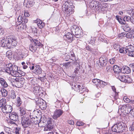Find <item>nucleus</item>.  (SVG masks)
Returning a JSON list of instances; mask_svg holds the SVG:
<instances>
[{"label":"nucleus","instance_id":"59","mask_svg":"<svg viewBox=\"0 0 134 134\" xmlns=\"http://www.w3.org/2000/svg\"><path fill=\"white\" fill-rule=\"evenodd\" d=\"M130 130H134V124H133V125H131V126L130 127Z\"/></svg>","mask_w":134,"mask_h":134},{"label":"nucleus","instance_id":"37","mask_svg":"<svg viewBox=\"0 0 134 134\" xmlns=\"http://www.w3.org/2000/svg\"><path fill=\"white\" fill-rule=\"evenodd\" d=\"M15 92L14 90H12L11 91V97L12 99H14L16 98Z\"/></svg>","mask_w":134,"mask_h":134},{"label":"nucleus","instance_id":"54","mask_svg":"<svg viewBox=\"0 0 134 134\" xmlns=\"http://www.w3.org/2000/svg\"><path fill=\"white\" fill-rule=\"evenodd\" d=\"M68 123L69 124L71 125H73L74 124V121L72 120L68 121Z\"/></svg>","mask_w":134,"mask_h":134},{"label":"nucleus","instance_id":"10","mask_svg":"<svg viewBox=\"0 0 134 134\" xmlns=\"http://www.w3.org/2000/svg\"><path fill=\"white\" fill-rule=\"evenodd\" d=\"M63 113V111L60 109H56L53 113L52 118L54 120H57Z\"/></svg>","mask_w":134,"mask_h":134},{"label":"nucleus","instance_id":"13","mask_svg":"<svg viewBox=\"0 0 134 134\" xmlns=\"http://www.w3.org/2000/svg\"><path fill=\"white\" fill-rule=\"evenodd\" d=\"M9 116L10 119L15 121L18 120V116L17 113L15 112H13L9 114Z\"/></svg>","mask_w":134,"mask_h":134},{"label":"nucleus","instance_id":"55","mask_svg":"<svg viewBox=\"0 0 134 134\" xmlns=\"http://www.w3.org/2000/svg\"><path fill=\"white\" fill-rule=\"evenodd\" d=\"M86 49L88 51H90L91 50V49L92 48H91L89 46H88L86 47Z\"/></svg>","mask_w":134,"mask_h":134},{"label":"nucleus","instance_id":"21","mask_svg":"<svg viewBox=\"0 0 134 134\" xmlns=\"http://www.w3.org/2000/svg\"><path fill=\"white\" fill-rule=\"evenodd\" d=\"M6 100L5 99L2 98L0 100V108L3 107L6 105Z\"/></svg>","mask_w":134,"mask_h":134},{"label":"nucleus","instance_id":"30","mask_svg":"<svg viewBox=\"0 0 134 134\" xmlns=\"http://www.w3.org/2000/svg\"><path fill=\"white\" fill-rule=\"evenodd\" d=\"M16 101V104L17 106L18 107L20 106L22 103V102L21 99L19 97H17Z\"/></svg>","mask_w":134,"mask_h":134},{"label":"nucleus","instance_id":"56","mask_svg":"<svg viewBox=\"0 0 134 134\" xmlns=\"http://www.w3.org/2000/svg\"><path fill=\"white\" fill-rule=\"evenodd\" d=\"M24 15L25 17H28L29 16V13L27 12L24 13Z\"/></svg>","mask_w":134,"mask_h":134},{"label":"nucleus","instance_id":"43","mask_svg":"<svg viewBox=\"0 0 134 134\" xmlns=\"http://www.w3.org/2000/svg\"><path fill=\"white\" fill-rule=\"evenodd\" d=\"M112 70L111 67L110 66H107L106 69V71L107 72H110Z\"/></svg>","mask_w":134,"mask_h":134},{"label":"nucleus","instance_id":"28","mask_svg":"<svg viewBox=\"0 0 134 134\" xmlns=\"http://www.w3.org/2000/svg\"><path fill=\"white\" fill-rule=\"evenodd\" d=\"M6 56L9 59H11L12 57V53L11 50L7 51L6 54Z\"/></svg>","mask_w":134,"mask_h":134},{"label":"nucleus","instance_id":"57","mask_svg":"<svg viewBox=\"0 0 134 134\" xmlns=\"http://www.w3.org/2000/svg\"><path fill=\"white\" fill-rule=\"evenodd\" d=\"M132 107L130 105H128V107H127V111L128 112L130 113V109H132Z\"/></svg>","mask_w":134,"mask_h":134},{"label":"nucleus","instance_id":"11","mask_svg":"<svg viewBox=\"0 0 134 134\" xmlns=\"http://www.w3.org/2000/svg\"><path fill=\"white\" fill-rule=\"evenodd\" d=\"M2 112L5 113H9L12 110V108L10 105H6L2 107Z\"/></svg>","mask_w":134,"mask_h":134},{"label":"nucleus","instance_id":"22","mask_svg":"<svg viewBox=\"0 0 134 134\" xmlns=\"http://www.w3.org/2000/svg\"><path fill=\"white\" fill-rule=\"evenodd\" d=\"M122 72V73H126L128 74L130 72L131 70L129 68L127 67H126L123 68Z\"/></svg>","mask_w":134,"mask_h":134},{"label":"nucleus","instance_id":"15","mask_svg":"<svg viewBox=\"0 0 134 134\" xmlns=\"http://www.w3.org/2000/svg\"><path fill=\"white\" fill-rule=\"evenodd\" d=\"M40 119H38L37 118H33L32 120L33 121L35 124H38L39 126H43V125H41V123L42 122V121L40 120Z\"/></svg>","mask_w":134,"mask_h":134},{"label":"nucleus","instance_id":"31","mask_svg":"<svg viewBox=\"0 0 134 134\" xmlns=\"http://www.w3.org/2000/svg\"><path fill=\"white\" fill-rule=\"evenodd\" d=\"M123 99L124 101L126 103H129L130 102H131L132 103H134V100H131V99L127 98L126 96L124 97Z\"/></svg>","mask_w":134,"mask_h":134},{"label":"nucleus","instance_id":"61","mask_svg":"<svg viewBox=\"0 0 134 134\" xmlns=\"http://www.w3.org/2000/svg\"><path fill=\"white\" fill-rule=\"evenodd\" d=\"M114 48L115 49L116 48V49L117 50L118 49H117V48H119L120 47V46L119 44H115V45H114Z\"/></svg>","mask_w":134,"mask_h":134},{"label":"nucleus","instance_id":"6","mask_svg":"<svg viewBox=\"0 0 134 134\" xmlns=\"http://www.w3.org/2000/svg\"><path fill=\"white\" fill-rule=\"evenodd\" d=\"M29 68L32 72L38 75L42 73V70L40 65L38 64H32L30 65Z\"/></svg>","mask_w":134,"mask_h":134},{"label":"nucleus","instance_id":"52","mask_svg":"<svg viewBox=\"0 0 134 134\" xmlns=\"http://www.w3.org/2000/svg\"><path fill=\"white\" fill-rule=\"evenodd\" d=\"M47 123L48 124L52 125V119H50L48 120Z\"/></svg>","mask_w":134,"mask_h":134},{"label":"nucleus","instance_id":"27","mask_svg":"<svg viewBox=\"0 0 134 134\" xmlns=\"http://www.w3.org/2000/svg\"><path fill=\"white\" fill-rule=\"evenodd\" d=\"M99 83V84L98 85V86L100 87H103L107 84V83L100 80Z\"/></svg>","mask_w":134,"mask_h":134},{"label":"nucleus","instance_id":"48","mask_svg":"<svg viewBox=\"0 0 134 134\" xmlns=\"http://www.w3.org/2000/svg\"><path fill=\"white\" fill-rule=\"evenodd\" d=\"M45 24L44 23H41L40 24V25H38V26L39 27V28H40V29H42L43 28Z\"/></svg>","mask_w":134,"mask_h":134},{"label":"nucleus","instance_id":"32","mask_svg":"<svg viewBox=\"0 0 134 134\" xmlns=\"http://www.w3.org/2000/svg\"><path fill=\"white\" fill-rule=\"evenodd\" d=\"M23 18L22 16H19L18 18V25H20L21 23H23Z\"/></svg>","mask_w":134,"mask_h":134},{"label":"nucleus","instance_id":"17","mask_svg":"<svg viewBox=\"0 0 134 134\" xmlns=\"http://www.w3.org/2000/svg\"><path fill=\"white\" fill-rule=\"evenodd\" d=\"M0 83L4 88H6L8 86V84L5 80L3 78L0 77Z\"/></svg>","mask_w":134,"mask_h":134},{"label":"nucleus","instance_id":"40","mask_svg":"<svg viewBox=\"0 0 134 134\" xmlns=\"http://www.w3.org/2000/svg\"><path fill=\"white\" fill-rule=\"evenodd\" d=\"M27 65H28L29 66V67L30 66V65H30V62H27L26 63V64L24 65L23 66V67L24 69H25L27 68Z\"/></svg>","mask_w":134,"mask_h":134},{"label":"nucleus","instance_id":"19","mask_svg":"<svg viewBox=\"0 0 134 134\" xmlns=\"http://www.w3.org/2000/svg\"><path fill=\"white\" fill-rule=\"evenodd\" d=\"M69 41L71 42L73 40V36L72 35L70 32H68L65 34V36Z\"/></svg>","mask_w":134,"mask_h":134},{"label":"nucleus","instance_id":"58","mask_svg":"<svg viewBox=\"0 0 134 134\" xmlns=\"http://www.w3.org/2000/svg\"><path fill=\"white\" fill-rule=\"evenodd\" d=\"M24 133L25 134H30V133L29 131L26 130H25Z\"/></svg>","mask_w":134,"mask_h":134},{"label":"nucleus","instance_id":"63","mask_svg":"<svg viewBox=\"0 0 134 134\" xmlns=\"http://www.w3.org/2000/svg\"><path fill=\"white\" fill-rule=\"evenodd\" d=\"M111 88L114 92H116V89L114 86H112Z\"/></svg>","mask_w":134,"mask_h":134},{"label":"nucleus","instance_id":"20","mask_svg":"<svg viewBox=\"0 0 134 134\" xmlns=\"http://www.w3.org/2000/svg\"><path fill=\"white\" fill-rule=\"evenodd\" d=\"M73 87L75 91L79 92L80 91V88L81 87V86L80 85H77V84L74 83V85L73 84Z\"/></svg>","mask_w":134,"mask_h":134},{"label":"nucleus","instance_id":"35","mask_svg":"<svg viewBox=\"0 0 134 134\" xmlns=\"http://www.w3.org/2000/svg\"><path fill=\"white\" fill-rule=\"evenodd\" d=\"M100 81V80L97 79H94L93 80V82L97 86H98V85L99 84V82Z\"/></svg>","mask_w":134,"mask_h":134},{"label":"nucleus","instance_id":"44","mask_svg":"<svg viewBox=\"0 0 134 134\" xmlns=\"http://www.w3.org/2000/svg\"><path fill=\"white\" fill-rule=\"evenodd\" d=\"M81 88V90H80V92H79L80 93H83V92H84L85 91H86V89L83 86H82V87Z\"/></svg>","mask_w":134,"mask_h":134},{"label":"nucleus","instance_id":"41","mask_svg":"<svg viewBox=\"0 0 134 134\" xmlns=\"http://www.w3.org/2000/svg\"><path fill=\"white\" fill-rule=\"evenodd\" d=\"M115 58L114 57L110 59L109 60V62L111 64H114L115 62Z\"/></svg>","mask_w":134,"mask_h":134},{"label":"nucleus","instance_id":"26","mask_svg":"<svg viewBox=\"0 0 134 134\" xmlns=\"http://www.w3.org/2000/svg\"><path fill=\"white\" fill-rule=\"evenodd\" d=\"M133 47L132 45L128 46H126L127 53L131 52L134 51L133 50Z\"/></svg>","mask_w":134,"mask_h":134},{"label":"nucleus","instance_id":"4","mask_svg":"<svg viewBox=\"0 0 134 134\" xmlns=\"http://www.w3.org/2000/svg\"><path fill=\"white\" fill-rule=\"evenodd\" d=\"M18 70V68L16 66L13 65L11 64L6 65V72L11 75H15L16 77L17 76H18L19 73Z\"/></svg>","mask_w":134,"mask_h":134},{"label":"nucleus","instance_id":"38","mask_svg":"<svg viewBox=\"0 0 134 134\" xmlns=\"http://www.w3.org/2000/svg\"><path fill=\"white\" fill-rule=\"evenodd\" d=\"M118 21L121 24H125V21L124 19H119Z\"/></svg>","mask_w":134,"mask_h":134},{"label":"nucleus","instance_id":"14","mask_svg":"<svg viewBox=\"0 0 134 134\" xmlns=\"http://www.w3.org/2000/svg\"><path fill=\"white\" fill-rule=\"evenodd\" d=\"M38 103L41 108L43 109H45L47 105L46 102L42 99L38 100Z\"/></svg>","mask_w":134,"mask_h":134},{"label":"nucleus","instance_id":"49","mask_svg":"<svg viewBox=\"0 0 134 134\" xmlns=\"http://www.w3.org/2000/svg\"><path fill=\"white\" fill-rule=\"evenodd\" d=\"M20 82H21V80L19 81V82H17L16 84H17V85L16 87L18 88H19L21 87V85L20 83Z\"/></svg>","mask_w":134,"mask_h":134},{"label":"nucleus","instance_id":"23","mask_svg":"<svg viewBox=\"0 0 134 134\" xmlns=\"http://www.w3.org/2000/svg\"><path fill=\"white\" fill-rule=\"evenodd\" d=\"M133 16L130 17L129 16H125L124 18V19L125 20V21L129 22L131 21L132 23L133 21Z\"/></svg>","mask_w":134,"mask_h":134},{"label":"nucleus","instance_id":"60","mask_svg":"<svg viewBox=\"0 0 134 134\" xmlns=\"http://www.w3.org/2000/svg\"><path fill=\"white\" fill-rule=\"evenodd\" d=\"M126 36L127 37L130 38L132 36V35L130 33H127L126 34Z\"/></svg>","mask_w":134,"mask_h":134},{"label":"nucleus","instance_id":"64","mask_svg":"<svg viewBox=\"0 0 134 134\" xmlns=\"http://www.w3.org/2000/svg\"><path fill=\"white\" fill-rule=\"evenodd\" d=\"M130 66L131 68H132V70L134 68V63L130 64Z\"/></svg>","mask_w":134,"mask_h":134},{"label":"nucleus","instance_id":"18","mask_svg":"<svg viewBox=\"0 0 134 134\" xmlns=\"http://www.w3.org/2000/svg\"><path fill=\"white\" fill-rule=\"evenodd\" d=\"M34 3V0H24V4H26L28 7H29L28 5L30 6L33 5Z\"/></svg>","mask_w":134,"mask_h":134},{"label":"nucleus","instance_id":"3","mask_svg":"<svg viewBox=\"0 0 134 134\" xmlns=\"http://www.w3.org/2000/svg\"><path fill=\"white\" fill-rule=\"evenodd\" d=\"M126 126L125 123L121 122L115 124L112 127L111 130L113 131L116 133H122L125 131Z\"/></svg>","mask_w":134,"mask_h":134},{"label":"nucleus","instance_id":"29","mask_svg":"<svg viewBox=\"0 0 134 134\" xmlns=\"http://www.w3.org/2000/svg\"><path fill=\"white\" fill-rule=\"evenodd\" d=\"M119 52L120 53L125 54L127 53L126 47H121L119 49Z\"/></svg>","mask_w":134,"mask_h":134},{"label":"nucleus","instance_id":"9","mask_svg":"<svg viewBox=\"0 0 134 134\" xmlns=\"http://www.w3.org/2000/svg\"><path fill=\"white\" fill-rule=\"evenodd\" d=\"M21 123L24 127H26L31 124L32 121L29 118L23 116L22 117Z\"/></svg>","mask_w":134,"mask_h":134},{"label":"nucleus","instance_id":"53","mask_svg":"<svg viewBox=\"0 0 134 134\" xmlns=\"http://www.w3.org/2000/svg\"><path fill=\"white\" fill-rule=\"evenodd\" d=\"M21 80V78H16L15 79H14V81L16 82L15 84H16L17 82H19Z\"/></svg>","mask_w":134,"mask_h":134},{"label":"nucleus","instance_id":"7","mask_svg":"<svg viewBox=\"0 0 134 134\" xmlns=\"http://www.w3.org/2000/svg\"><path fill=\"white\" fill-rule=\"evenodd\" d=\"M72 2L70 0L63 1L62 5V9L63 11L65 12L68 11L69 12L70 10H69V8H72Z\"/></svg>","mask_w":134,"mask_h":134},{"label":"nucleus","instance_id":"62","mask_svg":"<svg viewBox=\"0 0 134 134\" xmlns=\"http://www.w3.org/2000/svg\"><path fill=\"white\" fill-rule=\"evenodd\" d=\"M44 23L43 22H42L41 20H38V21H37V23H38V25H40L41 24Z\"/></svg>","mask_w":134,"mask_h":134},{"label":"nucleus","instance_id":"25","mask_svg":"<svg viewBox=\"0 0 134 134\" xmlns=\"http://www.w3.org/2000/svg\"><path fill=\"white\" fill-rule=\"evenodd\" d=\"M1 91L2 93V96L4 97H5L7 95V91L5 89L2 88L1 90Z\"/></svg>","mask_w":134,"mask_h":134},{"label":"nucleus","instance_id":"50","mask_svg":"<svg viewBox=\"0 0 134 134\" xmlns=\"http://www.w3.org/2000/svg\"><path fill=\"white\" fill-rule=\"evenodd\" d=\"M23 22L25 24L27 23L28 20L27 18L25 17H24L23 19Z\"/></svg>","mask_w":134,"mask_h":134},{"label":"nucleus","instance_id":"33","mask_svg":"<svg viewBox=\"0 0 134 134\" xmlns=\"http://www.w3.org/2000/svg\"><path fill=\"white\" fill-rule=\"evenodd\" d=\"M96 2L97 4H95V9L99 12L100 8H101V7H100V4L98 2L96 1Z\"/></svg>","mask_w":134,"mask_h":134},{"label":"nucleus","instance_id":"42","mask_svg":"<svg viewBox=\"0 0 134 134\" xmlns=\"http://www.w3.org/2000/svg\"><path fill=\"white\" fill-rule=\"evenodd\" d=\"M127 55L129 56L132 57H134V51L128 53Z\"/></svg>","mask_w":134,"mask_h":134},{"label":"nucleus","instance_id":"2","mask_svg":"<svg viewBox=\"0 0 134 134\" xmlns=\"http://www.w3.org/2000/svg\"><path fill=\"white\" fill-rule=\"evenodd\" d=\"M113 69L115 73V76L116 78L122 82H128V79H129V77L126 79V76L122 75V70L120 67L117 65H115L114 66Z\"/></svg>","mask_w":134,"mask_h":134},{"label":"nucleus","instance_id":"46","mask_svg":"<svg viewBox=\"0 0 134 134\" xmlns=\"http://www.w3.org/2000/svg\"><path fill=\"white\" fill-rule=\"evenodd\" d=\"M127 106L126 105H123L122 107L121 108L122 109H123L124 110H126L127 109Z\"/></svg>","mask_w":134,"mask_h":134},{"label":"nucleus","instance_id":"39","mask_svg":"<svg viewBox=\"0 0 134 134\" xmlns=\"http://www.w3.org/2000/svg\"><path fill=\"white\" fill-rule=\"evenodd\" d=\"M90 52L92 54L95 55L97 54L98 53V52H97L96 50L92 48L91 49V50Z\"/></svg>","mask_w":134,"mask_h":134},{"label":"nucleus","instance_id":"1","mask_svg":"<svg viewBox=\"0 0 134 134\" xmlns=\"http://www.w3.org/2000/svg\"><path fill=\"white\" fill-rule=\"evenodd\" d=\"M0 44L1 46L7 47L9 49L16 46L17 44L15 39L12 36H8L5 40H3L0 42Z\"/></svg>","mask_w":134,"mask_h":134},{"label":"nucleus","instance_id":"8","mask_svg":"<svg viewBox=\"0 0 134 134\" xmlns=\"http://www.w3.org/2000/svg\"><path fill=\"white\" fill-rule=\"evenodd\" d=\"M72 32L73 34L76 37L79 38L81 36V31L78 27L75 25H73L71 28Z\"/></svg>","mask_w":134,"mask_h":134},{"label":"nucleus","instance_id":"51","mask_svg":"<svg viewBox=\"0 0 134 134\" xmlns=\"http://www.w3.org/2000/svg\"><path fill=\"white\" fill-rule=\"evenodd\" d=\"M20 129L19 128H16L15 129V134H19V130Z\"/></svg>","mask_w":134,"mask_h":134},{"label":"nucleus","instance_id":"12","mask_svg":"<svg viewBox=\"0 0 134 134\" xmlns=\"http://www.w3.org/2000/svg\"><path fill=\"white\" fill-rule=\"evenodd\" d=\"M108 59L105 56H103L99 58V61L102 66H105L107 63Z\"/></svg>","mask_w":134,"mask_h":134},{"label":"nucleus","instance_id":"16","mask_svg":"<svg viewBox=\"0 0 134 134\" xmlns=\"http://www.w3.org/2000/svg\"><path fill=\"white\" fill-rule=\"evenodd\" d=\"M33 92L37 96H40L41 94L40 92L41 91L39 90V87L36 86L34 87Z\"/></svg>","mask_w":134,"mask_h":134},{"label":"nucleus","instance_id":"24","mask_svg":"<svg viewBox=\"0 0 134 134\" xmlns=\"http://www.w3.org/2000/svg\"><path fill=\"white\" fill-rule=\"evenodd\" d=\"M96 1H92L90 2L89 5L91 9H95V4H97Z\"/></svg>","mask_w":134,"mask_h":134},{"label":"nucleus","instance_id":"45","mask_svg":"<svg viewBox=\"0 0 134 134\" xmlns=\"http://www.w3.org/2000/svg\"><path fill=\"white\" fill-rule=\"evenodd\" d=\"M84 124V123L80 121H78L77 122V125L79 126L83 125Z\"/></svg>","mask_w":134,"mask_h":134},{"label":"nucleus","instance_id":"36","mask_svg":"<svg viewBox=\"0 0 134 134\" xmlns=\"http://www.w3.org/2000/svg\"><path fill=\"white\" fill-rule=\"evenodd\" d=\"M52 125H51L48 124L44 128V130H49L53 128Z\"/></svg>","mask_w":134,"mask_h":134},{"label":"nucleus","instance_id":"47","mask_svg":"<svg viewBox=\"0 0 134 134\" xmlns=\"http://www.w3.org/2000/svg\"><path fill=\"white\" fill-rule=\"evenodd\" d=\"M130 113L133 116H134V108L132 109H130Z\"/></svg>","mask_w":134,"mask_h":134},{"label":"nucleus","instance_id":"5","mask_svg":"<svg viewBox=\"0 0 134 134\" xmlns=\"http://www.w3.org/2000/svg\"><path fill=\"white\" fill-rule=\"evenodd\" d=\"M33 41L32 44L30 45L29 49L31 51L35 52L38 46L42 47L43 45L36 39L33 40Z\"/></svg>","mask_w":134,"mask_h":134},{"label":"nucleus","instance_id":"34","mask_svg":"<svg viewBox=\"0 0 134 134\" xmlns=\"http://www.w3.org/2000/svg\"><path fill=\"white\" fill-rule=\"evenodd\" d=\"M20 113L21 116H22L25 114L26 111L25 109L22 108L20 107Z\"/></svg>","mask_w":134,"mask_h":134}]
</instances>
